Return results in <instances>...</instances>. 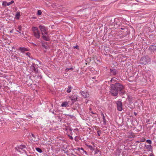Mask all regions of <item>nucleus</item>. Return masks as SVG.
<instances>
[{
	"label": "nucleus",
	"instance_id": "4468645a",
	"mask_svg": "<svg viewBox=\"0 0 156 156\" xmlns=\"http://www.w3.org/2000/svg\"><path fill=\"white\" fill-rule=\"evenodd\" d=\"M110 74L112 75H115L116 74V69H110Z\"/></svg>",
	"mask_w": 156,
	"mask_h": 156
},
{
	"label": "nucleus",
	"instance_id": "6ab92c4d",
	"mask_svg": "<svg viewBox=\"0 0 156 156\" xmlns=\"http://www.w3.org/2000/svg\"><path fill=\"white\" fill-rule=\"evenodd\" d=\"M101 116L102 117L103 121V122L105 124H106V120L105 119V117L104 116V114L103 113H102L101 114Z\"/></svg>",
	"mask_w": 156,
	"mask_h": 156
},
{
	"label": "nucleus",
	"instance_id": "1a4fd4ad",
	"mask_svg": "<svg viewBox=\"0 0 156 156\" xmlns=\"http://www.w3.org/2000/svg\"><path fill=\"white\" fill-rule=\"evenodd\" d=\"M78 96L76 94H74V95H72L69 97V98H70L71 100L72 101L73 103H74V102L77 101L78 99Z\"/></svg>",
	"mask_w": 156,
	"mask_h": 156
},
{
	"label": "nucleus",
	"instance_id": "393cba45",
	"mask_svg": "<svg viewBox=\"0 0 156 156\" xmlns=\"http://www.w3.org/2000/svg\"><path fill=\"white\" fill-rule=\"evenodd\" d=\"M14 1L13 0L11 1L10 2H7V6H9L10 5H11V4H13V3H14Z\"/></svg>",
	"mask_w": 156,
	"mask_h": 156
},
{
	"label": "nucleus",
	"instance_id": "a18cd8bd",
	"mask_svg": "<svg viewBox=\"0 0 156 156\" xmlns=\"http://www.w3.org/2000/svg\"><path fill=\"white\" fill-rule=\"evenodd\" d=\"M32 136H34V135H33V134H32Z\"/></svg>",
	"mask_w": 156,
	"mask_h": 156
},
{
	"label": "nucleus",
	"instance_id": "2f4dec72",
	"mask_svg": "<svg viewBox=\"0 0 156 156\" xmlns=\"http://www.w3.org/2000/svg\"><path fill=\"white\" fill-rule=\"evenodd\" d=\"M99 152V151L98 150H96L95 151V154H97Z\"/></svg>",
	"mask_w": 156,
	"mask_h": 156
},
{
	"label": "nucleus",
	"instance_id": "ddd939ff",
	"mask_svg": "<svg viewBox=\"0 0 156 156\" xmlns=\"http://www.w3.org/2000/svg\"><path fill=\"white\" fill-rule=\"evenodd\" d=\"M22 52H23L24 51H28V49L24 47H20L19 49Z\"/></svg>",
	"mask_w": 156,
	"mask_h": 156
},
{
	"label": "nucleus",
	"instance_id": "7c9ffc66",
	"mask_svg": "<svg viewBox=\"0 0 156 156\" xmlns=\"http://www.w3.org/2000/svg\"><path fill=\"white\" fill-rule=\"evenodd\" d=\"M143 144L141 143H140V144L139 147L140 149H141L142 147H143Z\"/></svg>",
	"mask_w": 156,
	"mask_h": 156
},
{
	"label": "nucleus",
	"instance_id": "cd10ccee",
	"mask_svg": "<svg viewBox=\"0 0 156 156\" xmlns=\"http://www.w3.org/2000/svg\"><path fill=\"white\" fill-rule=\"evenodd\" d=\"M101 133H102V131L101 130H98L97 131L98 134V136H100V135L101 134Z\"/></svg>",
	"mask_w": 156,
	"mask_h": 156
},
{
	"label": "nucleus",
	"instance_id": "f704fd0d",
	"mask_svg": "<svg viewBox=\"0 0 156 156\" xmlns=\"http://www.w3.org/2000/svg\"><path fill=\"white\" fill-rule=\"evenodd\" d=\"M69 71V69L67 68L65 69V71L66 72H68Z\"/></svg>",
	"mask_w": 156,
	"mask_h": 156
},
{
	"label": "nucleus",
	"instance_id": "a878e982",
	"mask_svg": "<svg viewBox=\"0 0 156 156\" xmlns=\"http://www.w3.org/2000/svg\"><path fill=\"white\" fill-rule=\"evenodd\" d=\"M42 14L41 11L40 10H38L37 11V14L38 15H40Z\"/></svg>",
	"mask_w": 156,
	"mask_h": 156
},
{
	"label": "nucleus",
	"instance_id": "49530a36",
	"mask_svg": "<svg viewBox=\"0 0 156 156\" xmlns=\"http://www.w3.org/2000/svg\"><path fill=\"white\" fill-rule=\"evenodd\" d=\"M136 142H139V141H136Z\"/></svg>",
	"mask_w": 156,
	"mask_h": 156
},
{
	"label": "nucleus",
	"instance_id": "2eb2a0df",
	"mask_svg": "<svg viewBox=\"0 0 156 156\" xmlns=\"http://www.w3.org/2000/svg\"><path fill=\"white\" fill-rule=\"evenodd\" d=\"M61 106L62 107H66L68 106V103L66 101H64L62 103Z\"/></svg>",
	"mask_w": 156,
	"mask_h": 156
},
{
	"label": "nucleus",
	"instance_id": "aec40b11",
	"mask_svg": "<svg viewBox=\"0 0 156 156\" xmlns=\"http://www.w3.org/2000/svg\"><path fill=\"white\" fill-rule=\"evenodd\" d=\"M72 88V87H71L70 86H68V88H67V89L66 90L67 92L68 93H70L71 91V89Z\"/></svg>",
	"mask_w": 156,
	"mask_h": 156
},
{
	"label": "nucleus",
	"instance_id": "f257e3e1",
	"mask_svg": "<svg viewBox=\"0 0 156 156\" xmlns=\"http://www.w3.org/2000/svg\"><path fill=\"white\" fill-rule=\"evenodd\" d=\"M151 62V58L148 56H145L142 58L140 60V63L143 65H146L149 64Z\"/></svg>",
	"mask_w": 156,
	"mask_h": 156
},
{
	"label": "nucleus",
	"instance_id": "39448f33",
	"mask_svg": "<svg viewBox=\"0 0 156 156\" xmlns=\"http://www.w3.org/2000/svg\"><path fill=\"white\" fill-rule=\"evenodd\" d=\"M39 27L41 32L42 35H43V34H45L46 35H47L48 34V33L47 32V29L45 27V26L40 25L39 26Z\"/></svg>",
	"mask_w": 156,
	"mask_h": 156
},
{
	"label": "nucleus",
	"instance_id": "412c9836",
	"mask_svg": "<svg viewBox=\"0 0 156 156\" xmlns=\"http://www.w3.org/2000/svg\"><path fill=\"white\" fill-rule=\"evenodd\" d=\"M88 147L90 150L92 151H94V148L93 147L90 145H86Z\"/></svg>",
	"mask_w": 156,
	"mask_h": 156
},
{
	"label": "nucleus",
	"instance_id": "c756f323",
	"mask_svg": "<svg viewBox=\"0 0 156 156\" xmlns=\"http://www.w3.org/2000/svg\"><path fill=\"white\" fill-rule=\"evenodd\" d=\"M30 53L29 52H27L26 53V55L28 56L30 58H31L30 56Z\"/></svg>",
	"mask_w": 156,
	"mask_h": 156
},
{
	"label": "nucleus",
	"instance_id": "c03bdc74",
	"mask_svg": "<svg viewBox=\"0 0 156 156\" xmlns=\"http://www.w3.org/2000/svg\"><path fill=\"white\" fill-rule=\"evenodd\" d=\"M144 141V140H142L141 141L142 142H143Z\"/></svg>",
	"mask_w": 156,
	"mask_h": 156
},
{
	"label": "nucleus",
	"instance_id": "e433bc0d",
	"mask_svg": "<svg viewBox=\"0 0 156 156\" xmlns=\"http://www.w3.org/2000/svg\"><path fill=\"white\" fill-rule=\"evenodd\" d=\"M148 156H154L153 154H151L149 155Z\"/></svg>",
	"mask_w": 156,
	"mask_h": 156
},
{
	"label": "nucleus",
	"instance_id": "bb28decb",
	"mask_svg": "<svg viewBox=\"0 0 156 156\" xmlns=\"http://www.w3.org/2000/svg\"><path fill=\"white\" fill-rule=\"evenodd\" d=\"M146 142L148 144H151L152 143L151 141L150 140H146Z\"/></svg>",
	"mask_w": 156,
	"mask_h": 156
},
{
	"label": "nucleus",
	"instance_id": "4be33fe9",
	"mask_svg": "<svg viewBox=\"0 0 156 156\" xmlns=\"http://www.w3.org/2000/svg\"><path fill=\"white\" fill-rule=\"evenodd\" d=\"M116 81V78L114 77L111 79L110 81L112 83H114Z\"/></svg>",
	"mask_w": 156,
	"mask_h": 156
},
{
	"label": "nucleus",
	"instance_id": "a19ab883",
	"mask_svg": "<svg viewBox=\"0 0 156 156\" xmlns=\"http://www.w3.org/2000/svg\"><path fill=\"white\" fill-rule=\"evenodd\" d=\"M69 70H73V68H69Z\"/></svg>",
	"mask_w": 156,
	"mask_h": 156
},
{
	"label": "nucleus",
	"instance_id": "ea45409f",
	"mask_svg": "<svg viewBox=\"0 0 156 156\" xmlns=\"http://www.w3.org/2000/svg\"><path fill=\"white\" fill-rule=\"evenodd\" d=\"M95 78H96V77L95 76H94V77H92V79H94Z\"/></svg>",
	"mask_w": 156,
	"mask_h": 156
},
{
	"label": "nucleus",
	"instance_id": "f8f14e48",
	"mask_svg": "<svg viewBox=\"0 0 156 156\" xmlns=\"http://www.w3.org/2000/svg\"><path fill=\"white\" fill-rule=\"evenodd\" d=\"M42 46L43 49L44 50V51H46V50L48 48V45L47 43L44 42H42Z\"/></svg>",
	"mask_w": 156,
	"mask_h": 156
},
{
	"label": "nucleus",
	"instance_id": "58836bf2",
	"mask_svg": "<svg viewBox=\"0 0 156 156\" xmlns=\"http://www.w3.org/2000/svg\"><path fill=\"white\" fill-rule=\"evenodd\" d=\"M13 30H11L10 31V32L11 33H12L13 32Z\"/></svg>",
	"mask_w": 156,
	"mask_h": 156
},
{
	"label": "nucleus",
	"instance_id": "9d476101",
	"mask_svg": "<svg viewBox=\"0 0 156 156\" xmlns=\"http://www.w3.org/2000/svg\"><path fill=\"white\" fill-rule=\"evenodd\" d=\"M80 93L84 98H87L89 96V94L87 92L83 91H81L80 92Z\"/></svg>",
	"mask_w": 156,
	"mask_h": 156
},
{
	"label": "nucleus",
	"instance_id": "7ed1b4c3",
	"mask_svg": "<svg viewBox=\"0 0 156 156\" xmlns=\"http://www.w3.org/2000/svg\"><path fill=\"white\" fill-rule=\"evenodd\" d=\"M116 89L118 91H119L120 92L121 94H124L125 93V91L123 90L124 87L121 83H116L114 84Z\"/></svg>",
	"mask_w": 156,
	"mask_h": 156
},
{
	"label": "nucleus",
	"instance_id": "20e7f679",
	"mask_svg": "<svg viewBox=\"0 0 156 156\" xmlns=\"http://www.w3.org/2000/svg\"><path fill=\"white\" fill-rule=\"evenodd\" d=\"M110 92L113 96H116L118 95V91L114 84H112L110 85Z\"/></svg>",
	"mask_w": 156,
	"mask_h": 156
},
{
	"label": "nucleus",
	"instance_id": "5701e85b",
	"mask_svg": "<svg viewBox=\"0 0 156 156\" xmlns=\"http://www.w3.org/2000/svg\"><path fill=\"white\" fill-rule=\"evenodd\" d=\"M36 150L39 153H41L42 152V150L40 148L38 147L36 148Z\"/></svg>",
	"mask_w": 156,
	"mask_h": 156
},
{
	"label": "nucleus",
	"instance_id": "9b49d317",
	"mask_svg": "<svg viewBox=\"0 0 156 156\" xmlns=\"http://www.w3.org/2000/svg\"><path fill=\"white\" fill-rule=\"evenodd\" d=\"M42 35V38L44 40L49 41H50V39L49 37L47 35L45 34H43V35Z\"/></svg>",
	"mask_w": 156,
	"mask_h": 156
},
{
	"label": "nucleus",
	"instance_id": "f03ea898",
	"mask_svg": "<svg viewBox=\"0 0 156 156\" xmlns=\"http://www.w3.org/2000/svg\"><path fill=\"white\" fill-rule=\"evenodd\" d=\"M33 35L37 39H39L40 37L41 32L37 27H33L31 28Z\"/></svg>",
	"mask_w": 156,
	"mask_h": 156
},
{
	"label": "nucleus",
	"instance_id": "dca6fc26",
	"mask_svg": "<svg viewBox=\"0 0 156 156\" xmlns=\"http://www.w3.org/2000/svg\"><path fill=\"white\" fill-rule=\"evenodd\" d=\"M144 146L145 149H147L149 150L152 149V147L151 145L145 144Z\"/></svg>",
	"mask_w": 156,
	"mask_h": 156
},
{
	"label": "nucleus",
	"instance_id": "423d86ee",
	"mask_svg": "<svg viewBox=\"0 0 156 156\" xmlns=\"http://www.w3.org/2000/svg\"><path fill=\"white\" fill-rule=\"evenodd\" d=\"M15 149L18 151H19L21 152L22 151H25L26 147L24 145H20L18 146L17 147H15Z\"/></svg>",
	"mask_w": 156,
	"mask_h": 156
},
{
	"label": "nucleus",
	"instance_id": "4c0bfd02",
	"mask_svg": "<svg viewBox=\"0 0 156 156\" xmlns=\"http://www.w3.org/2000/svg\"><path fill=\"white\" fill-rule=\"evenodd\" d=\"M84 152L85 154H86V155H87V152L86 151H84Z\"/></svg>",
	"mask_w": 156,
	"mask_h": 156
},
{
	"label": "nucleus",
	"instance_id": "a211bd4d",
	"mask_svg": "<svg viewBox=\"0 0 156 156\" xmlns=\"http://www.w3.org/2000/svg\"><path fill=\"white\" fill-rule=\"evenodd\" d=\"M20 12H17V13H16V14L15 15V18H16V19L17 20H19L20 18Z\"/></svg>",
	"mask_w": 156,
	"mask_h": 156
},
{
	"label": "nucleus",
	"instance_id": "79ce46f5",
	"mask_svg": "<svg viewBox=\"0 0 156 156\" xmlns=\"http://www.w3.org/2000/svg\"><path fill=\"white\" fill-rule=\"evenodd\" d=\"M38 62H39V64H41V62H40V61H38Z\"/></svg>",
	"mask_w": 156,
	"mask_h": 156
},
{
	"label": "nucleus",
	"instance_id": "473e14b6",
	"mask_svg": "<svg viewBox=\"0 0 156 156\" xmlns=\"http://www.w3.org/2000/svg\"><path fill=\"white\" fill-rule=\"evenodd\" d=\"M152 48L153 49H154L155 50H156V46H151Z\"/></svg>",
	"mask_w": 156,
	"mask_h": 156
},
{
	"label": "nucleus",
	"instance_id": "6e6552de",
	"mask_svg": "<svg viewBox=\"0 0 156 156\" xmlns=\"http://www.w3.org/2000/svg\"><path fill=\"white\" fill-rule=\"evenodd\" d=\"M36 65L35 63H33L30 66V68L32 72H34L35 73H38V70L36 68Z\"/></svg>",
	"mask_w": 156,
	"mask_h": 156
},
{
	"label": "nucleus",
	"instance_id": "f3484780",
	"mask_svg": "<svg viewBox=\"0 0 156 156\" xmlns=\"http://www.w3.org/2000/svg\"><path fill=\"white\" fill-rule=\"evenodd\" d=\"M22 27L21 25L19 26L17 29L19 30H16V31L17 32H18L19 34H20L21 33V31L22 30Z\"/></svg>",
	"mask_w": 156,
	"mask_h": 156
},
{
	"label": "nucleus",
	"instance_id": "b1692460",
	"mask_svg": "<svg viewBox=\"0 0 156 156\" xmlns=\"http://www.w3.org/2000/svg\"><path fill=\"white\" fill-rule=\"evenodd\" d=\"M7 2L6 1L3 2L2 3V5L4 6H6L7 5Z\"/></svg>",
	"mask_w": 156,
	"mask_h": 156
},
{
	"label": "nucleus",
	"instance_id": "c85d7f7f",
	"mask_svg": "<svg viewBox=\"0 0 156 156\" xmlns=\"http://www.w3.org/2000/svg\"><path fill=\"white\" fill-rule=\"evenodd\" d=\"M66 115L69 116V117H70V118H71V119H73V118H74V116L73 115H68V114H66Z\"/></svg>",
	"mask_w": 156,
	"mask_h": 156
},
{
	"label": "nucleus",
	"instance_id": "0eeeda50",
	"mask_svg": "<svg viewBox=\"0 0 156 156\" xmlns=\"http://www.w3.org/2000/svg\"><path fill=\"white\" fill-rule=\"evenodd\" d=\"M116 104L117 107V109L119 111H122V102L121 101H118L116 102Z\"/></svg>",
	"mask_w": 156,
	"mask_h": 156
},
{
	"label": "nucleus",
	"instance_id": "72a5a7b5",
	"mask_svg": "<svg viewBox=\"0 0 156 156\" xmlns=\"http://www.w3.org/2000/svg\"><path fill=\"white\" fill-rule=\"evenodd\" d=\"M73 47L75 48L79 49V46L78 45H76L75 46H74Z\"/></svg>",
	"mask_w": 156,
	"mask_h": 156
},
{
	"label": "nucleus",
	"instance_id": "c9c22d12",
	"mask_svg": "<svg viewBox=\"0 0 156 156\" xmlns=\"http://www.w3.org/2000/svg\"><path fill=\"white\" fill-rule=\"evenodd\" d=\"M69 138L71 140L73 139V137L71 136H69Z\"/></svg>",
	"mask_w": 156,
	"mask_h": 156
},
{
	"label": "nucleus",
	"instance_id": "37998d69",
	"mask_svg": "<svg viewBox=\"0 0 156 156\" xmlns=\"http://www.w3.org/2000/svg\"><path fill=\"white\" fill-rule=\"evenodd\" d=\"M134 114L135 115H136V113L135 112L134 113Z\"/></svg>",
	"mask_w": 156,
	"mask_h": 156
}]
</instances>
